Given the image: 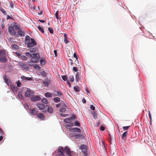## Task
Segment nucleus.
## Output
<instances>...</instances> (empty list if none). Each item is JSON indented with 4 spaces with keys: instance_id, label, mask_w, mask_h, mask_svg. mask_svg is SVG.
<instances>
[{
    "instance_id": "nucleus-26",
    "label": "nucleus",
    "mask_w": 156,
    "mask_h": 156,
    "mask_svg": "<svg viewBox=\"0 0 156 156\" xmlns=\"http://www.w3.org/2000/svg\"><path fill=\"white\" fill-rule=\"evenodd\" d=\"M73 135L74 136H75L76 139H78L83 136L81 134H77L76 133H73Z\"/></svg>"
},
{
    "instance_id": "nucleus-15",
    "label": "nucleus",
    "mask_w": 156,
    "mask_h": 156,
    "mask_svg": "<svg viewBox=\"0 0 156 156\" xmlns=\"http://www.w3.org/2000/svg\"><path fill=\"white\" fill-rule=\"evenodd\" d=\"M0 57H6V54L5 50H0Z\"/></svg>"
},
{
    "instance_id": "nucleus-1",
    "label": "nucleus",
    "mask_w": 156,
    "mask_h": 156,
    "mask_svg": "<svg viewBox=\"0 0 156 156\" xmlns=\"http://www.w3.org/2000/svg\"><path fill=\"white\" fill-rule=\"evenodd\" d=\"M65 152L68 156H73V151H71L70 149L67 147H66L64 149L63 148L59 147L58 148V155L60 156H64L65 155L63 152Z\"/></svg>"
},
{
    "instance_id": "nucleus-54",
    "label": "nucleus",
    "mask_w": 156,
    "mask_h": 156,
    "mask_svg": "<svg viewBox=\"0 0 156 156\" xmlns=\"http://www.w3.org/2000/svg\"><path fill=\"white\" fill-rule=\"evenodd\" d=\"M33 62L31 61V62H29L28 63V65L29 66H33Z\"/></svg>"
},
{
    "instance_id": "nucleus-11",
    "label": "nucleus",
    "mask_w": 156,
    "mask_h": 156,
    "mask_svg": "<svg viewBox=\"0 0 156 156\" xmlns=\"http://www.w3.org/2000/svg\"><path fill=\"white\" fill-rule=\"evenodd\" d=\"M109 136L110 139L109 142L111 144L112 142H113L115 140V135L113 134L112 135L109 134Z\"/></svg>"
},
{
    "instance_id": "nucleus-16",
    "label": "nucleus",
    "mask_w": 156,
    "mask_h": 156,
    "mask_svg": "<svg viewBox=\"0 0 156 156\" xmlns=\"http://www.w3.org/2000/svg\"><path fill=\"white\" fill-rule=\"evenodd\" d=\"M127 131L125 132L122 134V140L124 141H125L126 140L127 138Z\"/></svg>"
},
{
    "instance_id": "nucleus-45",
    "label": "nucleus",
    "mask_w": 156,
    "mask_h": 156,
    "mask_svg": "<svg viewBox=\"0 0 156 156\" xmlns=\"http://www.w3.org/2000/svg\"><path fill=\"white\" fill-rule=\"evenodd\" d=\"M21 79L23 80V81H26V79H27L26 77H25V76H22L21 77Z\"/></svg>"
},
{
    "instance_id": "nucleus-28",
    "label": "nucleus",
    "mask_w": 156,
    "mask_h": 156,
    "mask_svg": "<svg viewBox=\"0 0 156 156\" xmlns=\"http://www.w3.org/2000/svg\"><path fill=\"white\" fill-rule=\"evenodd\" d=\"M45 59L44 57H43L41 58L40 60V63L41 65H44L45 63Z\"/></svg>"
},
{
    "instance_id": "nucleus-25",
    "label": "nucleus",
    "mask_w": 156,
    "mask_h": 156,
    "mask_svg": "<svg viewBox=\"0 0 156 156\" xmlns=\"http://www.w3.org/2000/svg\"><path fill=\"white\" fill-rule=\"evenodd\" d=\"M91 113L92 114L93 117L94 119H96L97 118L98 114L96 112L92 111L91 112Z\"/></svg>"
},
{
    "instance_id": "nucleus-46",
    "label": "nucleus",
    "mask_w": 156,
    "mask_h": 156,
    "mask_svg": "<svg viewBox=\"0 0 156 156\" xmlns=\"http://www.w3.org/2000/svg\"><path fill=\"white\" fill-rule=\"evenodd\" d=\"M0 10L2 12L4 15H6L7 14L6 12L3 9H0Z\"/></svg>"
},
{
    "instance_id": "nucleus-6",
    "label": "nucleus",
    "mask_w": 156,
    "mask_h": 156,
    "mask_svg": "<svg viewBox=\"0 0 156 156\" xmlns=\"http://www.w3.org/2000/svg\"><path fill=\"white\" fill-rule=\"evenodd\" d=\"M34 92L30 89L27 88L26 91L25 93V96L27 97L33 95Z\"/></svg>"
},
{
    "instance_id": "nucleus-55",
    "label": "nucleus",
    "mask_w": 156,
    "mask_h": 156,
    "mask_svg": "<svg viewBox=\"0 0 156 156\" xmlns=\"http://www.w3.org/2000/svg\"><path fill=\"white\" fill-rule=\"evenodd\" d=\"M9 41L11 42H13L14 41V39L13 38H10L9 39Z\"/></svg>"
},
{
    "instance_id": "nucleus-30",
    "label": "nucleus",
    "mask_w": 156,
    "mask_h": 156,
    "mask_svg": "<svg viewBox=\"0 0 156 156\" xmlns=\"http://www.w3.org/2000/svg\"><path fill=\"white\" fill-rule=\"evenodd\" d=\"M12 48L13 49L16 50L18 49V46L15 44H13L11 46Z\"/></svg>"
},
{
    "instance_id": "nucleus-7",
    "label": "nucleus",
    "mask_w": 156,
    "mask_h": 156,
    "mask_svg": "<svg viewBox=\"0 0 156 156\" xmlns=\"http://www.w3.org/2000/svg\"><path fill=\"white\" fill-rule=\"evenodd\" d=\"M19 65L20 67H22L23 69L28 70V67L27 66V65L24 63L22 62H20L19 63Z\"/></svg>"
},
{
    "instance_id": "nucleus-2",
    "label": "nucleus",
    "mask_w": 156,
    "mask_h": 156,
    "mask_svg": "<svg viewBox=\"0 0 156 156\" xmlns=\"http://www.w3.org/2000/svg\"><path fill=\"white\" fill-rule=\"evenodd\" d=\"M25 55L29 58H32L31 61L34 63H37L38 62L40 56L38 53L30 54L29 52H26Z\"/></svg>"
},
{
    "instance_id": "nucleus-32",
    "label": "nucleus",
    "mask_w": 156,
    "mask_h": 156,
    "mask_svg": "<svg viewBox=\"0 0 156 156\" xmlns=\"http://www.w3.org/2000/svg\"><path fill=\"white\" fill-rule=\"evenodd\" d=\"M81 80V77L80 76H76L75 80L76 82H77Z\"/></svg>"
},
{
    "instance_id": "nucleus-36",
    "label": "nucleus",
    "mask_w": 156,
    "mask_h": 156,
    "mask_svg": "<svg viewBox=\"0 0 156 156\" xmlns=\"http://www.w3.org/2000/svg\"><path fill=\"white\" fill-rule=\"evenodd\" d=\"M58 11H57L55 13V16L57 20H59L61 19V18L58 16Z\"/></svg>"
},
{
    "instance_id": "nucleus-20",
    "label": "nucleus",
    "mask_w": 156,
    "mask_h": 156,
    "mask_svg": "<svg viewBox=\"0 0 156 156\" xmlns=\"http://www.w3.org/2000/svg\"><path fill=\"white\" fill-rule=\"evenodd\" d=\"M71 131L73 132H77L78 133H80L81 132V130L79 128L75 127L71 129Z\"/></svg>"
},
{
    "instance_id": "nucleus-21",
    "label": "nucleus",
    "mask_w": 156,
    "mask_h": 156,
    "mask_svg": "<svg viewBox=\"0 0 156 156\" xmlns=\"http://www.w3.org/2000/svg\"><path fill=\"white\" fill-rule=\"evenodd\" d=\"M37 117L38 118L42 120H44V115L41 113H39L37 115Z\"/></svg>"
},
{
    "instance_id": "nucleus-43",
    "label": "nucleus",
    "mask_w": 156,
    "mask_h": 156,
    "mask_svg": "<svg viewBox=\"0 0 156 156\" xmlns=\"http://www.w3.org/2000/svg\"><path fill=\"white\" fill-rule=\"evenodd\" d=\"M21 59L22 60H27V57L26 56H25L23 55L21 56Z\"/></svg>"
},
{
    "instance_id": "nucleus-53",
    "label": "nucleus",
    "mask_w": 156,
    "mask_h": 156,
    "mask_svg": "<svg viewBox=\"0 0 156 156\" xmlns=\"http://www.w3.org/2000/svg\"><path fill=\"white\" fill-rule=\"evenodd\" d=\"M80 72H77L75 76H80Z\"/></svg>"
},
{
    "instance_id": "nucleus-34",
    "label": "nucleus",
    "mask_w": 156,
    "mask_h": 156,
    "mask_svg": "<svg viewBox=\"0 0 156 156\" xmlns=\"http://www.w3.org/2000/svg\"><path fill=\"white\" fill-rule=\"evenodd\" d=\"M53 100L55 102L58 103L60 101V99L58 97H56L53 98Z\"/></svg>"
},
{
    "instance_id": "nucleus-5",
    "label": "nucleus",
    "mask_w": 156,
    "mask_h": 156,
    "mask_svg": "<svg viewBox=\"0 0 156 156\" xmlns=\"http://www.w3.org/2000/svg\"><path fill=\"white\" fill-rule=\"evenodd\" d=\"M79 148L81 150L83 153V155L84 156H87L89 153L87 151L88 147L87 145L84 144H82L80 147Z\"/></svg>"
},
{
    "instance_id": "nucleus-17",
    "label": "nucleus",
    "mask_w": 156,
    "mask_h": 156,
    "mask_svg": "<svg viewBox=\"0 0 156 156\" xmlns=\"http://www.w3.org/2000/svg\"><path fill=\"white\" fill-rule=\"evenodd\" d=\"M7 59L6 58V57H0V62L2 63H5L7 62Z\"/></svg>"
},
{
    "instance_id": "nucleus-48",
    "label": "nucleus",
    "mask_w": 156,
    "mask_h": 156,
    "mask_svg": "<svg viewBox=\"0 0 156 156\" xmlns=\"http://www.w3.org/2000/svg\"><path fill=\"white\" fill-rule=\"evenodd\" d=\"M73 70L74 72H77L78 71V69L77 67H73Z\"/></svg>"
},
{
    "instance_id": "nucleus-22",
    "label": "nucleus",
    "mask_w": 156,
    "mask_h": 156,
    "mask_svg": "<svg viewBox=\"0 0 156 156\" xmlns=\"http://www.w3.org/2000/svg\"><path fill=\"white\" fill-rule=\"evenodd\" d=\"M73 89L74 91L76 92H79L81 90L80 88L78 86H74Z\"/></svg>"
},
{
    "instance_id": "nucleus-4",
    "label": "nucleus",
    "mask_w": 156,
    "mask_h": 156,
    "mask_svg": "<svg viewBox=\"0 0 156 156\" xmlns=\"http://www.w3.org/2000/svg\"><path fill=\"white\" fill-rule=\"evenodd\" d=\"M25 43L27 44V46L28 48L33 47L37 45L35 40L30 37L28 35H26L25 37Z\"/></svg>"
},
{
    "instance_id": "nucleus-58",
    "label": "nucleus",
    "mask_w": 156,
    "mask_h": 156,
    "mask_svg": "<svg viewBox=\"0 0 156 156\" xmlns=\"http://www.w3.org/2000/svg\"><path fill=\"white\" fill-rule=\"evenodd\" d=\"M82 102L83 103H86V100L84 98H83L82 99Z\"/></svg>"
},
{
    "instance_id": "nucleus-59",
    "label": "nucleus",
    "mask_w": 156,
    "mask_h": 156,
    "mask_svg": "<svg viewBox=\"0 0 156 156\" xmlns=\"http://www.w3.org/2000/svg\"><path fill=\"white\" fill-rule=\"evenodd\" d=\"M61 105V104L60 103L56 105V107L57 108H58L59 107H60Z\"/></svg>"
},
{
    "instance_id": "nucleus-31",
    "label": "nucleus",
    "mask_w": 156,
    "mask_h": 156,
    "mask_svg": "<svg viewBox=\"0 0 156 156\" xmlns=\"http://www.w3.org/2000/svg\"><path fill=\"white\" fill-rule=\"evenodd\" d=\"M38 29L39 30L41 31L42 33H44V30L43 29V27L39 25L38 27Z\"/></svg>"
},
{
    "instance_id": "nucleus-33",
    "label": "nucleus",
    "mask_w": 156,
    "mask_h": 156,
    "mask_svg": "<svg viewBox=\"0 0 156 156\" xmlns=\"http://www.w3.org/2000/svg\"><path fill=\"white\" fill-rule=\"evenodd\" d=\"M11 87L13 91H16L17 89V87L13 84L11 85Z\"/></svg>"
},
{
    "instance_id": "nucleus-14",
    "label": "nucleus",
    "mask_w": 156,
    "mask_h": 156,
    "mask_svg": "<svg viewBox=\"0 0 156 156\" xmlns=\"http://www.w3.org/2000/svg\"><path fill=\"white\" fill-rule=\"evenodd\" d=\"M30 112L33 115H36L38 112V111L36 110L35 108H33L30 109Z\"/></svg>"
},
{
    "instance_id": "nucleus-56",
    "label": "nucleus",
    "mask_w": 156,
    "mask_h": 156,
    "mask_svg": "<svg viewBox=\"0 0 156 156\" xmlns=\"http://www.w3.org/2000/svg\"><path fill=\"white\" fill-rule=\"evenodd\" d=\"M38 21L42 23H44L45 22L46 20H39Z\"/></svg>"
},
{
    "instance_id": "nucleus-37",
    "label": "nucleus",
    "mask_w": 156,
    "mask_h": 156,
    "mask_svg": "<svg viewBox=\"0 0 156 156\" xmlns=\"http://www.w3.org/2000/svg\"><path fill=\"white\" fill-rule=\"evenodd\" d=\"M59 111L61 112H64L66 111V109L64 108L61 107H60Z\"/></svg>"
},
{
    "instance_id": "nucleus-49",
    "label": "nucleus",
    "mask_w": 156,
    "mask_h": 156,
    "mask_svg": "<svg viewBox=\"0 0 156 156\" xmlns=\"http://www.w3.org/2000/svg\"><path fill=\"white\" fill-rule=\"evenodd\" d=\"M21 85V82L19 80L18 81L17 83V87H20V85Z\"/></svg>"
},
{
    "instance_id": "nucleus-8",
    "label": "nucleus",
    "mask_w": 156,
    "mask_h": 156,
    "mask_svg": "<svg viewBox=\"0 0 156 156\" xmlns=\"http://www.w3.org/2000/svg\"><path fill=\"white\" fill-rule=\"evenodd\" d=\"M36 106L39 110H42L45 108V105L40 103H38L37 104Z\"/></svg>"
},
{
    "instance_id": "nucleus-47",
    "label": "nucleus",
    "mask_w": 156,
    "mask_h": 156,
    "mask_svg": "<svg viewBox=\"0 0 156 156\" xmlns=\"http://www.w3.org/2000/svg\"><path fill=\"white\" fill-rule=\"evenodd\" d=\"M34 67L37 69H39L40 68V67L37 64H35L34 66Z\"/></svg>"
},
{
    "instance_id": "nucleus-51",
    "label": "nucleus",
    "mask_w": 156,
    "mask_h": 156,
    "mask_svg": "<svg viewBox=\"0 0 156 156\" xmlns=\"http://www.w3.org/2000/svg\"><path fill=\"white\" fill-rule=\"evenodd\" d=\"M33 78L32 77H27L26 79V81H30L32 80H33Z\"/></svg>"
},
{
    "instance_id": "nucleus-23",
    "label": "nucleus",
    "mask_w": 156,
    "mask_h": 156,
    "mask_svg": "<svg viewBox=\"0 0 156 156\" xmlns=\"http://www.w3.org/2000/svg\"><path fill=\"white\" fill-rule=\"evenodd\" d=\"M73 119V118H67L65 119L64 120V121L65 122L69 123L71 122L72 120Z\"/></svg>"
},
{
    "instance_id": "nucleus-27",
    "label": "nucleus",
    "mask_w": 156,
    "mask_h": 156,
    "mask_svg": "<svg viewBox=\"0 0 156 156\" xmlns=\"http://www.w3.org/2000/svg\"><path fill=\"white\" fill-rule=\"evenodd\" d=\"M48 107V112L50 113H52L53 112V109L52 108L49 107V106L48 105H46V108Z\"/></svg>"
},
{
    "instance_id": "nucleus-12",
    "label": "nucleus",
    "mask_w": 156,
    "mask_h": 156,
    "mask_svg": "<svg viewBox=\"0 0 156 156\" xmlns=\"http://www.w3.org/2000/svg\"><path fill=\"white\" fill-rule=\"evenodd\" d=\"M50 83V80L47 78L44 80L43 82V84L46 87H48L49 84Z\"/></svg>"
},
{
    "instance_id": "nucleus-35",
    "label": "nucleus",
    "mask_w": 156,
    "mask_h": 156,
    "mask_svg": "<svg viewBox=\"0 0 156 156\" xmlns=\"http://www.w3.org/2000/svg\"><path fill=\"white\" fill-rule=\"evenodd\" d=\"M41 101L42 103H44L45 104H47L48 103V101L46 98H43L41 100Z\"/></svg>"
},
{
    "instance_id": "nucleus-60",
    "label": "nucleus",
    "mask_w": 156,
    "mask_h": 156,
    "mask_svg": "<svg viewBox=\"0 0 156 156\" xmlns=\"http://www.w3.org/2000/svg\"><path fill=\"white\" fill-rule=\"evenodd\" d=\"M3 136L2 135L0 136V141H1L3 139Z\"/></svg>"
},
{
    "instance_id": "nucleus-13",
    "label": "nucleus",
    "mask_w": 156,
    "mask_h": 156,
    "mask_svg": "<svg viewBox=\"0 0 156 156\" xmlns=\"http://www.w3.org/2000/svg\"><path fill=\"white\" fill-rule=\"evenodd\" d=\"M53 94L55 96H57L58 97H61L63 94V93L61 91H59L57 90L54 91Z\"/></svg>"
},
{
    "instance_id": "nucleus-62",
    "label": "nucleus",
    "mask_w": 156,
    "mask_h": 156,
    "mask_svg": "<svg viewBox=\"0 0 156 156\" xmlns=\"http://www.w3.org/2000/svg\"><path fill=\"white\" fill-rule=\"evenodd\" d=\"M54 53L55 57L57 56V51L54 50Z\"/></svg>"
},
{
    "instance_id": "nucleus-29",
    "label": "nucleus",
    "mask_w": 156,
    "mask_h": 156,
    "mask_svg": "<svg viewBox=\"0 0 156 156\" xmlns=\"http://www.w3.org/2000/svg\"><path fill=\"white\" fill-rule=\"evenodd\" d=\"M45 96L46 98H51L52 97V94L50 92H47L45 93Z\"/></svg>"
},
{
    "instance_id": "nucleus-9",
    "label": "nucleus",
    "mask_w": 156,
    "mask_h": 156,
    "mask_svg": "<svg viewBox=\"0 0 156 156\" xmlns=\"http://www.w3.org/2000/svg\"><path fill=\"white\" fill-rule=\"evenodd\" d=\"M41 99L39 95L34 96L31 98V100L33 101H39Z\"/></svg>"
},
{
    "instance_id": "nucleus-44",
    "label": "nucleus",
    "mask_w": 156,
    "mask_h": 156,
    "mask_svg": "<svg viewBox=\"0 0 156 156\" xmlns=\"http://www.w3.org/2000/svg\"><path fill=\"white\" fill-rule=\"evenodd\" d=\"M130 126H123L122 127L124 130H128Z\"/></svg>"
},
{
    "instance_id": "nucleus-39",
    "label": "nucleus",
    "mask_w": 156,
    "mask_h": 156,
    "mask_svg": "<svg viewBox=\"0 0 156 156\" xmlns=\"http://www.w3.org/2000/svg\"><path fill=\"white\" fill-rule=\"evenodd\" d=\"M48 30L51 34H52L53 33V29L52 27H49Z\"/></svg>"
},
{
    "instance_id": "nucleus-18",
    "label": "nucleus",
    "mask_w": 156,
    "mask_h": 156,
    "mask_svg": "<svg viewBox=\"0 0 156 156\" xmlns=\"http://www.w3.org/2000/svg\"><path fill=\"white\" fill-rule=\"evenodd\" d=\"M3 78L4 79V80L5 81V82L7 84H9V83L10 82V80L8 79L6 76L5 75H4L3 76Z\"/></svg>"
},
{
    "instance_id": "nucleus-10",
    "label": "nucleus",
    "mask_w": 156,
    "mask_h": 156,
    "mask_svg": "<svg viewBox=\"0 0 156 156\" xmlns=\"http://www.w3.org/2000/svg\"><path fill=\"white\" fill-rule=\"evenodd\" d=\"M18 31V33H16L15 35V36L16 37H18L20 36L23 37L25 35V33L22 30H20L19 29Z\"/></svg>"
},
{
    "instance_id": "nucleus-40",
    "label": "nucleus",
    "mask_w": 156,
    "mask_h": 156,
    "mask_svg": "<svg viewBox=\"0 0 156 156\" xmlns=\"http://www.w3.org/2000/svg\"><path fill=\"white\" fill-rule=\"evenodd\" d=\"M74 124H75L74 126H80V123H79V121L77 120L76 121L74 122Z\"/></svg>"
},
{
    "instance_id": "nucleus-42",
    "label": "nucleus",
    "mask_w": 156,
    "mask_h": 156,
    "mask_svg": "<svg viewBox=\"0 0 156 156\" xmlns=\"http://www.w3.org/2000/svg\"><path fill=\"white\" fill-rule=\"evenodd\" d=\"M69 78L70 79V81L71 82H73L74 80V78L73 76L70 75L69 76Z\"/></svg>"
},
{
    "instance_id": "nucleus-63",
    "label": "nucleus",
    "mask_w": 156,
    "mask_h": 156,
    "mask_svg": "<svg viewBox=\"0 0 156 156\" xmlns=\"http://www.w3.org/2000/svg\"><path fill=\"white\" fill-rule=\"evenodd\" d=\"M61 116L64 117H65L66 115V114H61Z\"/></svg>"
},
{
    "instance_id": "nucleus-3",
    "label": "nucleus",
    "mask_w": 156,
    "mask_h": 156,
    "mask_svg": "<svg viewBox=\"0 0 156 156\" xmlns=\"http://www.w3.org/2000/svg\"><path fill=\"white\" fill-rule=\"evenodd\" d=\"M8 29L9 33L15 36L16 31L20 29V27L18 25H16L15 23L13 22L9 26Z\"/></svg>"
},
{
    "instance_id": "nucleus-38",
    "label": "nucleus",
    "mask_w": 156,
    "mask_h": 156,
    "mask_svg": "<svg viewBox=\"0 0 156 156\" xmlns=\"http://www.w3.org/2000/svg\"><path fill=\"white\" fill-rule=\"evenodd\" d=\"M41 74L44 77L47 76V73H46L44 71L41 72Z\"/></svg>"
},
{
    "instance_id": "nucleus-57",
    "label": "nucleus",
    "mask_w": 156,
    "mask_h": 156,
    "mask_svg": "<svg viewBox=\"0 0 156 156\" xmlns=\"http://www.w3.org/2000/svg\"><path fill=\"white\" fill-rule=\"evenodd\" d=\"M1 26H2V29H3L4 28L5 25H4V22H3V23L2 24Z\"/></svg>"
},
{
    "instance_id": "nucleus-50",
    "label": "nucleus",
    "mask_w": 156,
    "mask_h": 156,
    "mask_svg": "<svg viewBox=\"0 0 156 156\" xmlns=\"http://www.w3.org/2000/svg\"><path fill=\"white\" fill-rule=\"evenodd\" d=\"M105 127L103 126H101L100 127V130L101 131H104L105 130Z\"/></svg>"
},
{
    "instance_id": "nucleus-24",
    "label": "nucleus",
    "mask_w": 156,
    "mask_h": 156,
    "mask_svg": "<svg viewBox=\"0 0 156 156\" xmlns=\"http://www.w3.org/2000/svg\"><path fill=\"white\" fill-rule=\"evenodd\" d=\"M64 41L66 44H67L69 42V41L67 39V34H66L64 33Z\"/></svg>"
},
{
    "instance_id": "nucleus-61",
    "label": "nucleus",
    "mask_w": 156,
    "mask_h": 156,
    "mask_svg": "<svg viewBox=\"0 0 156 156\" xmlns=\"http://www.w3.org/2000/svg\"><path fill=\"white\" fill-rule=\"evenodd\" d=\"M149 118L151 120L152 118H151V115L150 113V112H149Z\"/></svg>"
},
{
    "instance_id": "nucleus-64",
    "label": "nucleus",
    "mask_w": 156,
    "mask_h": 156,
    "mask_svg": "<svg viewBox=\"0 0 156 156\" xmlns=\"http://www.w3.org/2000/svg\"><path fill=\"white\" fill-rule=\"evenodd\" d=\"M73 57L75 58H76V59H77V55L75 53H74L73 54Z\"/></svg>"
},
{
    "instance_id": "nucleus-19",
    "label": "nucleus",
    "mask_w": 156,
    "mask_h": 156,
    "mask_svg": "<svg viewBox=\"0 0 156 156\" xmlns=\"http://www.w3.org/2000/svg\"><path fill=\"white\" fill-rule=\"evenodd\" d=\"M38 48L37 47L31 48L28 49V51L31 52H34L38 50Z\"/></svg>"
},
{
    "instance_id": "nucleus-41",
    "label": "nucleus",
    "mask_w": 156,
    "mask_h": 156,
    "mask_svg": "<svg viewBox=\"0 0 156 156\" xmlns=\"http://www.w3.org/2000/svg\"><path fill=\"white\" fill-rule=\"evenodd\" d=\"M62 79L64 80V81H67V76H66L65 75H63L62 76Z\"/></svg>"
},
{
    "instance_id": "nucleus-52",
    "label": "nucleus",
    "mask_w": 156,
    "mask_h": 156,
    "mask_svg": "<svg viewBox=\"0 0 156 156\" xmlns=\"http://www.w3.org/2000/svg\"><path fill=\"white\" fill-rule=\"evenodd\" d=\"M90 108L92 110H94L95 109V107L94 105H91L90 106Z\"/></svg>"
}]
</instances>
